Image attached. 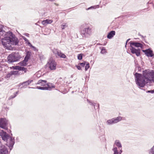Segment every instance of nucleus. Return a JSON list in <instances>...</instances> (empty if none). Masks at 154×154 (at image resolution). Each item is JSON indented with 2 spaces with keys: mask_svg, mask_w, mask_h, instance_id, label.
<instances>
[{
  "mask_svg": "<svg viewBox=\"0 0 154 154\" xmlns=\"http://www.w3.org/2000/svg\"><path fill=\"white\" fill-rule=\"evenodd\" d=\"M146 93L153 94L154 93V89L153 90H148L146 91Z\"/></svg>",
  "mask_w": 154,
  "mask_h": 154,
  "instance_id": "43",
  "label": "nucleus"
},
{
  "mask_svg": "<svg viewBox=\"0 0 154 154\" xmlns=\"http://www.w3.org/2000/svg\"><path fill=\"white\" fill-rule=\"evenodd\" d=\"M46 85L47 86L46 87L48 88L47 90H50L52 88H55V86L53 84L49 82L46 83Z\"/></svg>",
  "mask_w": 154,
  "mask_h": 154,
  "instance_id": "19",
  "label": "nucleus"
},
{
  "mask_svg": "<svg viewBox=\"0 0 154 154\" xmlns=\"http://www.w3.org/2000/svg\"><path fill=\"white\" fill-rule=\"evenodd\" d=\"M92 26L89 23L82 24L80 27V31L82 37L87 38L90 36L92 32Z\"/></svg>",
  "mask_w": 154,
  "mask_h": 154,
  "instance_id": "4",
  "label": "nucleus"
},
{
  "mask_svg": "<svg viewBox=\"0 0 154 154\" xmlns=\"http://www.w3.org/2000/svg\"><path fill=\"white\" fill-rule=\"evenodd\" d=\"M3 25L0 24V32L2 33V35H5L7 34V32H6L3 30Z\"/></svg>",
  "mask_w": 154,
  "mask_h": 154,
  "instance_id": "22",
  "label": "nucleus"
},
{
  "mask_svg": "<svg viewBox=\"0 0 154 154\" xmlns=\"http://www.w3.org/2000/svg\"><path fill=\"white\" fill-rule=\"evenodd\" d=\"M55 4L56 5H57V6H58V4H56V3H55Z\"/></svg>",
  "mask_w": 154,
  "mask_h": 154,
  "instance_id": "58",
  "label": "nucleus"
},
{
  "mask_svg": "<svg viewBox=\"0 0 154 154\" xmlns=\"http://www.w3.org/2000/svg\"><path fill=\"white\" fill-rule=\"evenodd\" d=\"M134 39H139V38H135Z\"/></svg>",
  "mask_w": 154,
  "mask_h": 154,
  "instance_id": "61",
  "label": "nucleus"
},
{
  "mask_svg": "<svg viewBox=\"0 0 154 154\" xmlns=\"http://www.w3.org/2000/svg\"><path fill=\"white\" fill-rule=\"evenodd\" d=\"M0 136L3 140L6 141L8 140L9 137L10 135L8 134L6 132L2 130L0 132Z\"/></svg>",
  "mask_w": 154,
  "mask_h": 154,
  "instance_id": "11",
  "label": "nucleus"
},
{
  "mask_svg": "<svg viewBox=\"0 0 154 154\" xmlns=\"http://www.w3.org/2000/svg\"><path fill=\"white\" fill-rule=\"evenodd\" d=\"M142 51L144 53L146 56L148 57H154V54L153 51L150 48L146 50H142Z\"/></svg>",
  "mask_w": 154,
  "mask_h": 154,
  "instance_id": "9",
  "label": "nucleus"
},
{
  "mask_svg": "<svg viewBox=\"0 0 154 154\" xmlns=\"http://www.w3.org/2000/svg\"><path fill=\"white\" fill-rule=\"evenodd\" d=\"M122 119V117H121L118 116L107 120L106 122V123L107 125H112L121 121Z\"/></svg>",
  "mask_w": 154,
  "mask_h": 154,
  "instance_id": "6",
  "label": "nucleus"
},
{
  "mask_svg": "<svg viewBox=\"0 0 154 154\" xmlns=\"http://www.w3.org/2000/svg\"><path fill=\"white\" fill-rule=\"evenodd\" d=\"M29 88H37L38 89L41 90H46L48 89V88L46 87H40V86H37L36 88H33V87H28Z\"/></svg>",
  "mask_w": 154,
  "mask_h": 154,
  "instance_id": "20",
  "label": "nucleus"
},
{
  "mask_svg": "<svg viewBox=\"0 0 154 154\" xmlns=\"http://www.w3.org/2000/svg\"><path fill=\"white\" fill-rule=\"evenodd\" d=\"M0 154H8V151L7 148L1 143H0Z\"/></svg>",
  "mask_w": 154,
  "mask_h": 154,
  "instance_id": "12",
  "label": "nucleus"
},
{
  "mask_svg": "<svg viewBox=\"0 0 154 154\" xmlns=\"http://www.w3.org/2000/svg\"><path fill=\"white\" fill-rule=\"evenodd\" d=\"M85 67V70L86 71L90 68L89 63L88 62H86Z\"/></svg>",
  "mask_w": 154,
  "mask_h": 154,
  "instance_id": "32",
  "label": "nucleus"
},
{
  "mask_svg": "<svg viewBox=\"0 0 154 154\" xmlns=\"http://www.w3.org/2000/svg\"><path fill=\"white\" fill-rule=\"evenodd\" d=\"M57 65L56 62L53 60H52L49 61L46 65L48 66L51 70H54L56 69Z\"/></svg>",
  "mask_w": 154,
  "mask_h": 154,
  "instance_id": "10",
  "label": "nucleus"
},
{
  "mask_svg": "<svg viewBox=\"0 0 154 154\" xmlns=\"http://www.w3.org/2000/svg\"><path fill=\"white\" fill-rule=\"evenodd\" d=\"M74 92L73 91H72V94Z\"/></svg>",
  "mask_w": 154,
  "mask_h": 154,
  "instance_id": "60",
  "label": "nucleus"
},
{
  "mask_svg": "<svg viewBox=\"0 0 154 154\" xmlns=\"http://www.w3.org/2000/svg\"><path fill=\"white\" fill-rule=\"evenodd\" d=\"M30 58L28 57H25L23 60L24 61H25L27 63L28 61V60Z\"/></svg>",
  "mask_w": 154,
  "mask_h": 154,
  "instance_id": "42",
  "label": "nucleus"
},
{
  "mask_svg": "<svg viewBox=\"0 0 154 154\" xmlns=\"http://www.w3.org/2000/svg\"><path fill=\"white\" fill-rule=\"evenodd\" d=\"M67 26L66 24L65 23H63L61 25V28L62 29H65V27Z\"/></svg>",
  "mask_w": 154,
  "mask_h": 154,
  "instance_id": "40",
  "label": "nucleus"
},
{
  "mask_svg": "<svg viewBox=\"0 0 154 154\" xmlns=\"http://www.w3.org/2000/svg\"><path fill=\"white\" fill-rule=\"evenodd\" d=\"M138 70H140V69H141V68H140V66L138 67Z\"/></svg>",
  "mask_w": 154,
  "mask_h": 154,
  "instance_id": "52",
  "label": "nucleus"
},
{
  "mask_svg": "<svg viewBox=\"0 0 154 154\" xmlns=\"http://www.w3.org/2000/svg\"><path fill=\"white\" fill-rule=\"evenodd\" d=\"M51 21V20L47 19L43 21L42 22V23L44 25H46L47 24L51 23L52 21H51V22H50Z\"/></svg>",
  "mask_w": 154,
  "mask_h": 154,
  "instance_id": "24",
  "label": "nucleus"
},
{
  "mask_svg": "<svg viewBox=\"0 0 154 154\" xmlns=\"http://www.w3.org/2000/svg\"><path fill=\"white\" fill-rule=\"evenodd\" d=\"M7 122L5 118H0V127L5 130H7Z\"/></svg>",
  "mask_w": 154,
  "mask_h": 154,
  "instance_id": "8",
  "label": "nucleus"
},
{
  "mask_svg": "<svg viewBox=\"0 0 154 154\" xmlns=\"http://www.w3.org/2000/svg\"><path fill=\"white\" fill-rule=\"evenodd\" d=\"M79 70H82V68L80 65H76L75 66Z\"/></svg>",
  "mask_w": 154,
  "mask_h": 154,
  "instance_id": "44",
  "label": "nucleus"
},
{
  "mask_svg": "<svg viewBox=\"0 0 154 154\" xmlns=\"http://www.w3.org/2000/svg\"><path fill=\"white\" fill-rule=\"evenodd\" d=\"M142 74L136 72L134 74L135 81L138 87L141 89L146 84L154 82V71L149 69L143 71Z\"/></svg>",
  "mask_w": 154,
  "mask_h": 154,
  "instance_id": "1",
  "label": "nucleus"
},
{
  "mask_svg": "<svg viewBox=\"0 0 154 154\" xmlns=\"http://www.w3.org/2000/svg\"><path fill=\"white\" fill-rule=\"evenodd\" d=\"M86 61H84L82 63H79L78 64L79 65L81 66L82 67H84L85 65Z\"/></svg>",
  "mask_w": 154,
  "mask_h": 154,
  "instance_id": "37",
  "label": "nucleus"
},
{
  "mask_svg": "<svg viewBox=\"0 0 154 154\" xmlns=\"http://www.w3.org/2000/svg\"><path fill=\"white\" fill-rule=\"evenodd\" d=\"M96 6H91L88 8L86 9V10H88L90 9H95L96 8Z\"/></svg>",
  "mask_w": 154,
  "mask_h": 154,
  "instance_id": "39",
  "label": "nucleus"
},
{
  "mask_svg": "<svg viewBox=\"0 0 154 154\" xmlns=\"http://www.w3.org/2000/svg\"><path fill=\"white\" fill-rule=\"evenodd\" d=\"M22 38L26 42V43H27L28 45L29 44V42H30L28 39H27L25 37L22 36H21Z\"/></svg>",
  "mask_w": 154,
  "mask_h": 154,
  "instance_id": "36",
  "label": "nucleus"
},
{
  "mask_svg": "<svg viewBox=\"0 0 154 154\" xmlns=\"http://www.w3.org/2000/svg\"><path fill=\"white\" fill-rule=\"evenodd\" d=\"M100 138L101 141H104L106 140L105 137L104 135H102L100 137Z\"/></svg>",
  "mask_w": 154,
  "mask_h": 154,
  "instance_id": "35",
  "label": "nucleus"
},
{
  "mask_svg": "<svg viewBox=\"0 0 154 154\" xmlns=\"http://www.w3.org/2000/svg\"><path fill=\"white\" fill-rule=\"evenodd\" d=\"M12 68L14 70H18L19 71H23L24 73H26L28 71L27 68L19 66H13Z\"/></svg>",
  "mask_w": 154,
  "mask_h": 154,
  "instance_id": "14",
  "label": "nucleus"
},
{
  "mask_svg": "<svg viewBox=\"0 0 154 154\" xmlns=\"http://www.w3.org/2000/svg\"><path fill=\"white\" fill-rule=\"evenodd\" d=\"M21 57L18 52H13L8 57V62L10 63L19 61Z\"/></svg>",
  "mask_w": 154,
  "mask_h": 154,
  "instance_id": "5",
  "label": "nucleus"
},
{
  "mask_svg": "<svg viewBox=\"0 0 154 154\" xmlns=\"http://www.w3.org/2000/svg\"><path fill=\"white\" fill-rule=\"evenodd\" d=\"M4 38L1 41L2 44L5 47H7V45L10 44L14 45H18L19 41L13 33L10 31L7 32Z\"/></svg>",
  "mask_w": 154,
  "mask_h": 154,
  "instance_id": "2",
  "label": "nucleus"
},
{
  "mask_svg": "<svg viewBox=\"0 0 154 154\" xmlns=\"http://www.w3.org/2000/svg\"><path fill=\"white\" fill-rule=\"evenodd\" d=\"M11 72L13 75L15 76L18 75V71L12 70Z\"/></svg>",
  "mask_w": 154,
  "mask_h": 154,
  "instance_id": "31",
  "label": "nucleus"
},
{
  "mask_svg": "<svg viewBox=\"0 0 154 154\" xmlns=\"http://www.w3.org/2000/svg\"><path fill=\"white\" fill-rule=\"evenodd\" d=\"M31 52L29 51H28L26 53V55L25 57L30 58L31 56Z\"/></svg>",
  "mask_w": 154,
  "mask_h": 154,
  "instance_id": "34",
  "label": "nucleus"
},
{
  "mask_svg": "<svg viewBox=\"0 0 154 154\" xmlns=\"http://www.w3.org/2000/svg\"><path fill=\"white\" fill-rule=\"evenodd\" d=\"M60 51L57 49L54 48L52 50V52L55 54L56 56L57 57V55Z\"/></svg>",
  "mask_w": 154,
  "mask_h": 154,
  "instance_id": "25",
  "label": "nucleus"
},
{
  "mask_svg": "<svg viewBox=\"0 0 154 154\" xmlns=\"http://www.w3.org/2000/svg\"><path fill=\"white\" fill-rule=\"evenodd\" d=\"M42 57H43V56H42ZM40 58L41 59V60L42 59V56H41L40 57Z\"/></svg>",
  "mask_w": 154,
  "mask_h": 154,
  "instance_id": "59",
  "label": "nucleus"
},
{
  "mask_svg": "<svg viewBox=\"0 0 154 154\" xmlns=\"http://www.w3.org/2000/svg\"><path fill=\"white\" fill-rule=\"evenodd\" d=\"M97 45H101L100 43H98L97 44Z\"/></svg>",
  "mask_w": 154,
  "mask_h": 154,
  "instance_id": "57",
  "label": "nucleus"
},
{
  "mask_svg": "<svg viewBox=\"0 0 154 154\" xmlns=\"http://www.w3.org/2000/svg\"><path fill=\"white\" fill-rule=\"evenodd\" d=\"M16 97V95H12L11 96L8 98V100H10L13 99Z\"/></svg>",
  "mask_w": 154,
  "mask_h": 154,
  "instance_id": "41",
  "label": "nucleus"
},
{
  "mask_svg": "<svg viewBox=\"0 0 154 154\" xmlns=\"http://www.w3.org/2000/svg\"><path fill=\"white\" fill-rule=\"evenodd\" d=\"M127 44L126 43H125V47L126 48V47H127Z\"/></svg>",
  "mask_w": 154,
  "mask_h": 154,
  "instance_id": "56",
  "label": "nucleus"
},
{
  "mask_svg": "<svg viewBox=\"0 0 154 154\" xmlns=\"http://www.w3.org/2000/svg\"><path fill=\"white\" fill-rule=\"evenodd\" d=\"M138 35L139 36H140L143 39V41L146 43H148V42L146 41V36H143L141 35L140 32H139L138 34Z\"/></svg>",
  "mask_w": 154,
  "mask_h": 154,
  "instance_id": "26",
  "label": "nucleus"
},
{
  "mask_svg": "<svg viewBox=\"0 0 154 154\" xmlns=\"http://www.w3.org/2000/svg\"><path fill=\"white\" fill-rule=\"evenodd\" d=\"M149 154H154V150L151 148L148 150Z\"/></svg>",
  "mask_w": 154,
  "mask_h": 154,
  "instance_id": "38",
  "label": "nucleus"
},
{
  "mask_svg": "<svg viewBox=\"0 0 154 154\" xmlns=\"http://www.w3.org/2000/svg\"><path fill=\"white\" fill-rule=\"evenodd\" d=\"M47 82V81L45 80H39L38 81L36 84H39L41 86H44L46 85Z\"/></svg>",
  "mask_w": 154,
  "mask_h": 154,
  "instance_id": "18",
  "label": "nucleus"
},
{
  "mask_svg": "<svg viewBox=\"0 0 154 154\" xmlns=\"http://www.w3.org/2000/svg\"><path fill=\"white\" fill-rule=\"evenodd\" d=\"M116 32L115 31L112 30L109 32L107 34V38L108 39H111L115 35Z\"/></svg>",
  "mask_w": 154,
  "mask_h": 154,
  "instance_id": "16",
  "label": "nucleus"
},
{
  "mask_svg": "<svg viewBox=\"0 0 154 154\" xmlns=\"http://www.w3.org/2000/svg\"><path fill=\"white\" fill-rule=\"evenodd\" d=\"M141 42L142 44L134 41H131L129 43L130 44V49L131 53L132 54H135L137 57L139 56L140 55V48L136 49L134 47L140 48L141 49H143V45H145V44L143 42Z\"/></svg>",
  "mask_w": 154,
  "mask_h": 154,
  "instance_id": "3",
  "label": "nucleus"
},
{
  "mask_svg": "<svg viewBox=\"0 0 154 154\" xmlns=\"http://www.w3.org/2000/svg\"><path fill=\"white\" fill-rule=\"evenodd\" d=\"M83 54H79L77 55L78 59L79 60H81L82 58Z\"/></svg>",
  "mask_w": 154,
  "mask_h": 154,
  "instance_id": "33",
  "label": "nucleus"
},
{
  "mask_svg": "<svg viewBox=\"0 0 154 154\" xmlns=\"http://www.w3.org/2000/svg\"><path fill=\"white\" fill-rule=\"evenodd\" d=\"M12 104V103L11 102V103H10L9 104V105H11Z\"/></svg>",
  "mask_w": 154,
  "mask_h": 154,
  "instance_id": "55",
  "label": "nucleus"
},
{
  "mask_svg": "<svg viewBox=\"0 0 154 154\" xmlns=\"http://www.w3.org/2000/svg\"><path fill=\"white\" fill-rule=\"evenodd\" d=\"M21 85H22V86H23V84H22V83H20L19 84V87Z\"/></svg>",
  "mask_w": 154,
  "mask_h": 154,
  "instance_id": "50",
  "label": "nucleus"
},
{
  "mask_svg": "<svg viewBox=\"0 0 154 154\" xmlns=\"http://www.w3.org/2000/svg\"><path fill=\"white\" fill-rule=\"evenodd\" d=\"M101 51H100V53L102 54H105L106 52V49L104 47H101L100 48Z\"/></svg>",
  "mask_w": 154,
  "mask_h": 154,
  "instance_id": "29",
  "label": "nucleus"
},
{
  "mask_svg": "<svg viewBox=\"0 0 154 154\" xmlns=\"http://www.w3.org/2000/svg\"><path fill=\"white\" fill-rule=\"evenodd\" d=\"M121 148V149H120V151H118L119 153H120V154H121L123 152V151L122 150V148Z\"/></svg>",
  "mask_w": 154,
  "mask_h": 154,
  "instance_id": "47",
  "label": "nucleus"
},
{
  "mask_svg": "<svg viewBox=\"0 0 154 154\" xmlns=\"http://www.w3.org/2000/svg\"><path fill=\"white\" fill-rule=\"evenodd\" d=\"M12 75H13L11 71L6 75L5 78L7 80H9Z\"/></svg>",
  "mask_w": 154,
  "mask_h": 154,
  "instance_id": "23",
  "label": "nucleus"
},
{
  "mask_svg": "<svg viewBox=\"0 0 154 154\" xmlns=\"http://www.w3.org/2000/svg\"><path fill=\"white\" fill-rule=\"evenodd\" d=\"M147 8H145L143 10L145 11H147Z\"/></svg>",
  "mask_w": 154,
  "mask_h": 154,
  "instance_id": "53",
  "label": "nucleus"
},
{
  "mask_svg": "<svg viewBox=\"0 0 154 154\" xmlns=\"http://www.w3.org/2000/svg\"><path fill=\"white\" fill-rule=\"evenodd\" d=\"M87 79H88V80H89V76H86V78H85V81L87 80Z\"/></svg>",
  "mask_w": 154,
  "mask_h": 154,
  "instance_id": "49",
  "label": "nucleus"
},
{
  "mask_svg": "<svg viewBox=\"0 0 154 154\" xmlns=\"http://www.w3.org/2000/svg\"><path fill=\"white\" fill-rule=\"evenodd\" d=\"M32 81V80H28L27 81L23 82V86L21 87L20 88H26V86L29 85Z\"/></svg>",
  "mask_w": 154,
  "mask_h": 154,
  "instance_id": "17",
  "label": "nucleus"
},
{
  "mask_svg": "<svg viewBox=\"0 0 154 154\" xmlns=\"http://www.w3.org/2000/svg\"><path fill=\"white\" fill-rule=\"evenodd\" d=\"M57 56L60 58H66V56L64 54L61 52V51L60 50L59 52V53L57 54Z\"/></svg>",
  "mask_w": 154,
  "mask_h": 154,
  "instance_id": "21",
  "label": "nucleus"
},
{
  "mask_svg": "<svg viewBox=\"0 0 154 154\" xmlns=\"http://www.w3.org/2000/svg\"><path fill=\"white\" fill-rule=\"evenodd\" d=\"M19 64L20 65V66L23 67L24 66H26L27 63L26 62L24 61V60H23L22 61L19 63Z\"/></svg>",
  "mask_w": 154,
  "mask_h": 154,
  "instance_id": "28",
  "label": "nucleus"
},
{
  "mask_svg": "<svg viewBox=\"0 0 154 154\" xmlns=\"http://www.w3.org/2000/svg\"><path fill=\"white\" fill-rule=\"evenodd\" d=\"M18 92H19V91H16V92L14 93V95H16V96L17 95V94H18Z\"/></svg>",
  "mask_w": 154,
  "mask_h": 154,
  "instance_id": "48",
  "label": "nucleus"
},
{
  "mask_svg": "<svg viewBox=\"0 0 154 154\" xmlns=\"http://www.w3.org/2000/svg\"><path fill=\"white\" fill-rule=\"evenodd\" d=\"M23 35H25L27 37H29V35L28 33H25L23 34Z\"/></svg>",
  "mask_w": 154,
  "mask_h": 154,
  "instance_id": "46",
  "label": "nucleus"
},
{
  "mask_svg": "<svg viewBox=\"0 0 154 154\" xmlns=\"http://www.w3.org/2000/svg\"><path fill=\"white\" fill-rule=\"evenodd\" d=\"M114 145H116L118 149H120V148H122V145L120 142V141L118 140H115L114 146Z\"/></svg>",
  "mask_w": 154,
  "mask_h": 154,
  "instance_id": "15",
  "label": "nucleus"
},
{
  "mask_svg": "<svg viewBox=\"0 0 154 154\" xmlns=\"http://www.w3.org/2000/svg\"><path fill=\"white\" fill-rule=\"evenodd\" d=\"M29 46L32 48L33 49V50L35 51H38V49L36 48L34 46H33L30 42H29L28 44Z\"/></svg>",
  "mask_w": 154,
  "mask_h": 154,
  "instance_id": "30",
  "label": "nucleus"
},
{
  "mask_svg": "<svg viewBox=\"0 0 154 154\" xmlns=\"http://www.w3.org/2000/svg\"><path fill=\"white\" fill-rule=\"evenodd\" d=\"M20 71H18V75H21L22 74H24V73H25L24 72H23V71H22V72H20Z\"/></svg>",
  "mask_w": 154,
  "mask_h": 154,
  "instance_id": "45",
  "label": "nucleus"
},
{
  "mask_svg": "<svg viewBox=\"0 0 154 154\" xmlns=\"http://www.w3.org/2000/svg\"><path fill=\"white\" fill-rule=\"evenodd\" d=\"M151 148L154 150V145L153 147H152Z\"/></svg>",
  "mask_w": 154,
  "mask_h": 154,
  "instance_id": "54",
  "label": "nucleus"
},
{
  "mask_svg": "<svg viewBox=\"0 0 154 154\" xmlns=\"http://www.w3.org/2000/svg\"><path fill=\"white\" fill-rule=\"evenodd\" d=\"M11 136H10L9 137L8 140L6 141L7 142L6 144L9 148L10 150L12 149L15 143L14 138L11 137L12 135V134H11Z\"/></svg>",
  "mask_w": 154,
  "mask_h": 154,
  "instance_id": "7",
  "label": "nucleus"
},
{
  "mask_svg": "<svg viewBox=\"0 0 154 154\" xmlns=\"http://www.w3.org/2000/svg\"><path fill=\"white\" fill-rule=\"evenodd\" d=\"M88 102L89 103L90 105L94 106L95 110L98 109H99V104L97 103L94 101L88 99H87Z\"/></svg>",
  "mask_w": 154,
  "mask_h": 154,
  "instance_id": "13",
  "label": "nucleus"
},
{
  "mask_svg": "<svg viewBox=\"0 0 154 154\" xmlns=\"http://www.w3.org/2000/svg\"><path fill=\"white\" fill-rule=\"evenodd\" d=\"M130 40V38H129L126 41V43H126V44H127V43Z\"/></svg>",
  "mask_w": 154,
  "mask_h": 154,
  "instance_id": "51",
  "label": "nucleus"
},
{
  "mask_svg": "<svg viewBox=\"0 0 154 154\" xmlns=\"http://www.w3.org/2000/svg\"><path fill=\"white\" fill-rule=\"evenodd\" d=\"M112 150L114 152L113 154H120L119 153L118 149L116 147H114L112 149Z\"/></svg>",
  "mask_w": 154,
  "mask_h": 154,
  "instance_id": "27",
  "label": "nucleus"
}]
</instances>
